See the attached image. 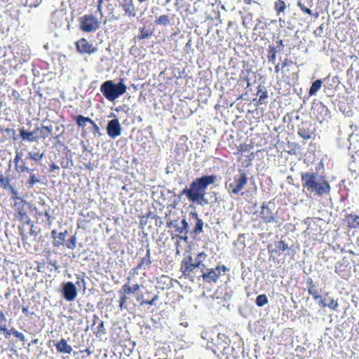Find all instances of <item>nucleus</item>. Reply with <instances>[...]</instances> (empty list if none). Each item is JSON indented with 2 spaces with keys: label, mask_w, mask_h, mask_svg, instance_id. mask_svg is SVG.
Wrapping results in <instances>:
<instances>
[{
  "label": "nucleus",
  "mask_w": 359,
  "mask_h": 359,
  "mask_svg": "<svg viewBox=\"0 0 359 359\" xmlns=\"http://www.w3.org/2000/svg\"><path fill=\"white\" fill-rule=\"evenodd\" d=\"M320 168L301 172L303 190L313 196H327L330 193V185L325 175L320 173Z\"/></svg>",
  "instance_id": "obj_1"
},
{
  "label": "nucleus",
  "mask_w": 359,
  "mask_h": 359,
  "mask_svg": "<svg viewBox=\"0 0 359 359\" xmlns=\"http://www.w3.org/2000/svg\"><path fill=\"white\" fill-rule=\"evenodd\" d=\"M216 180L217 176L215 175H203L198 177L190 184L189 188L186 187L182 191L179 197L185 195L191 201L201 195H205L208 187L214 184Z\"/></svg>",
  "instance_id": "obj_2"
},
{
  "label": "nucleus",
  "mask_w": 359,
  "mask_h": 359,
  "mask_svg": "<svg viewBox=\"0 0 359 359\" xmlns=\"http://www.w3.org/2000/svg\"><path fill=\"white\" fill-rule=\"evenodd\" d=\"M127 90L123 79H120L117 83L111 80L103 82L100 86V92L109 101H114L121 95H123Z\"/></svg>",
  "instance_id": "obj_3"
},
{
  "label": "nucleus",
  "mask_w": 359,
  "mask_h": 359,
  "mask_svg": "<svg viewBox=\"0 0 359 359\" xmlns=\"http://www.w3.org/2000/svg\"><path fill=\"white\" fill-rule=\"evenodd\" d=\"M248 177L245 172L239 170V174L235 175L225 182V189L234 195L238 194L247 184Z\"/></svg>",
  "instance_id": "obj_4"
},
{
  "label": "nucleus",
  "mask_w": 359,
  "mask_h": 359,
  "mask_svg": "<svg viewBox=\"0 0 359 359\" xmlns=\"http://www.w3.org/2000/svg\"><path fill=\"white\" fill-rule=\"evenodd\" d=\"M309 294L312 295L313 298L316 300L319 299L318 304L321 307H328L332 311H337L338 308V303L334 298L330 297L328 293H326L325 297L323 299L322 297L318 294L315 285L309 287L308 289Z\"/></svg>",
  "instance_id": "obj_5"
},
{
  "label": "nucleus",
  "mask_w": 359,
  "mask_h": 359,
  "mask_svg": "<svg viewBox=\"0 0 359 359\" xmlns=\"http://www.w3.org/2000/svg\"><path fill=\"white\" fill-rule=\"evenodd\" d=\"M79 28L84 32H95L100 25V21L93 15H84L79 18Z\"/></svg>",
  "instance_id": "obj_6"
},
{
  "label": "nucleus",
  "mask_w": 359,
  "mask_h": 359,
  "mask_svg": "<svg viewBox=\"0 0 359 359\" xmlns=\"http://www.w3.org/2000/svg\"><path fill=\"white\" fill-rule=\"evenodd\" d=\"M274 204L271 201L264 203L262 205L260 212V218L266 224L269 223H278L277 211H273V206Z\"/></svg>",
  "instance_id": "obj_7"
},
{
  "label": "nucleus",
  "mask_w": 359,
  "mask_h": 359,
  "mask_svg": "<svg viewBox=\"0 0 359 359\" xmlns=\"http://www.w3.org/2000/svg\"><path fill=\"white\" fill-rule=\"evenodd\" d=\"M61 286V292L65 300L72 302L76 298L78 294L77 288L72 282L62 283Z\"/></svg>",
  "instance_id": "obj_8"
},
{
  "label": "nucleus",
  "mask_w": 359,
  "mask_h": 359,
  "mask_svg": "<svg viewBox=\"0 0 359 359\" xmlns=\"http://www.w3.org/2000/svg\"><path fill=\"white\" fill-rule=\"evenodd\" d=\"M107 133L109 137L115 139L122 133V127L118 118L108 121L106 127Z\"/></svg>",
  "instance_id": "obj_9"
},
{
  "label": "nucleus",
  "mask_w": 359,
  "mask_h": 359,
  "mask_svg": "<svg viewBox=\"0 0 359 359\" xmlns=\"http://www.w3.org/2000/svg\"><path fill=\"white\" fill-rule=\"evenodd\" d=\"M201 277L205 283H215L220 276L219 268L208 269L205 267L201 269Z\"/></svg>",
  "instance_id": "obj_10"
},
{
  "label": "nucleus",
  "mask_w": 359,
  "mask_h": 359,
  "mask_svg": "<svg viewBox=\"0 0 359 359\" xmlns=\"http://www.w3.org/2000/svg\"><path fill=\"white\" fill-rule=\"evenodd\" d=\"M76 49L80 53L91 55L97 51V48L90 43L86 39H81L76 43Z\"/></svg>",
  "instance_id": "obj_11"
},
{
  "label": "nucleus",
  "mask_w": 359,
  "mask_h": 359,
  "mask_svg": "<svg viewBox=\"0 0 359 359\" xmlns=\"http://www.w3.org/2000/svg\"><path fill=\"white\" fill-rule=\"evenodd\" d=\"M20 137L22 141H27L29 142H38L40 137L38 135L39 127H36L33 131L28 132L24 127L19 129Z\"/></svg>",
  "instance_id": "obj_12"
},
{
  "label": "nucleus",
  "mask_w": 359,
  "mask_h": 359,
  "mask_svg": "<svg viewBox=\"0 0 359 359\" xmlns=\"http://www.w3.org/2000/svg\"><path fill=\"white\" fill-rule=\"evenodd\" d=\"M119 6L123 8L126 16L129 18L137 16L134 0H120Z\"/></svg>",
  "instance_id": "obj_13"
},
{
  "label": "nucleus",
  "mask_w": 359,
  "mask_h": 359,
  "mask_svg": "<svg viewBox=\"0 0 359 359\" xmlns=\"http://www.w3.org/2000/svg\"><path fill=\"white\" fill-rule=\"evenodd\" d=\"M190 216L196 220L195 226L190 232L191 234L194 235V238H195L203 231L204 222L202 219L199 218L196 212H191Z\"/></svg>",
  "instance_id": "obj_14"
},
{
  "label": "nucleus",
  "mask_w": 359,
  "mask_h": 359,
  "mask_svg": "<svg viewBox=\"0 0 359 359\" xmlns=\"http://www.w3.org/2000/svg\"><path fill=\"white\" fill-rule=\"evenodd\" d=\"M12 138L13 140H18V135L13 128H0V142H4L8 139Z\"/></svg>",
  "instance_id": "obj_15"
},
{
  "label": "nucleus",
  "mask_w": 359,
  "mask_h": 359,
  "mask_svg": "<svg viewBox=\"0 0 359 359\" xmlns=\"http://www.w3.org/2000/svg\"><path fill=\"white\" fill-rule=\"evenodd\" d=\"M16 199L20 201L19 203L15 202L14 204L15 207H16V218H18V219H21L23 217L27 218V214L25 209L24 205L28 204V203L25 200L20 197H16Z\"/></svg>",
  "instance_id": "obj_16"
},
{
  "label": "nucleus",
  "mask_w": 359,
  "mask_h": 359,
  "mask_svg": "<svg viewBox=\"0 0 359 359\" xmlns=\"http://www.w3.org/2000/svg\"><path fill=\"white\" fill-rule=\"evenodd\" d=\"M146 255L144 257L141 259L140 262L138 264V265L136 266L137 270H140L142 269H149L151 265V250L149 248V245L147 244L146 245Z\"/></svg>",
  "instance_id": "obj_17"
},
{
  "label": "nucleus",
  "mask_w": 359,
  "mask_h": 359,
  "mask_svg": "<svg viewBox=\"0 0 359 359\" xmlns=\"http://www.w3.org/2000/svg\"><path fill=\"white\" fill-rule=\"evenodd\" d=\"M56 349L58 352L62 353H71L72 348L70 345L67 343L65 339H62L60 341L55 344Z\"/></svg>",
  "instance_id": "obj_18"
},
{
  "label": "nucleus",
  "mask_w": 359,
  "mask_h": 359,
  "mask_svg": "<svg viewBox=\"0 0 359 359\" xmlns=\"http://www.w3.org/2000/svg\"><path fill=\"white\" fill-rule=\"evenodd\" d=\"M34 169H31L29 173V178L27 183L30 187H33L36 184H43L41 179L38 174L34 172Z\"/></svg>",
  "instance_id": "obj_19"
},
{
  "label": "nucleus",
  "mask_w": 359,
  "mask_h": 359,
  "mask_svg": "<svg viewBox=\"0 0 359 359\" xmlns=\"http://www.w3.org/2000/svg\"><path fill=\"white\" fill-rule=\"evenodd\" d=\"M38 135L39 137H40V139H45L48 137L49 135L53 136V126L51 125H43L41 128L39 127Z\"/></svg>",
  "instance_id": "obj_20"
},
{
  "label": "nucleus",
  "mask_w": 359,
  "mask_h": 359,
  "mask_svg": "<svg viewBox=\"0 0 359 359\" xmlns=\"http://www.w3.org/2000/svg\"><path fill=\"white\" fill-rule=\"evenodd\" d=\"M196 268H198L194 264L184 263L182 264L181 271L182 273L184 275L186 278H190L193 280L192 277L191 276V272L194 271V270Z\"/></svg>",
  "instance_id": "obj_21"
},
{
  "label": "nucleus",
  "mask_w": 359,
  "mask_h": 359,
  "mask_svg": "<svg viewBox=\"0 0 359 359\" xmlns=\"http://www.w3.org/2000/svg\"><path fill=\"white\" fill-rule=\"evenodd\" d=\"M176 231L180 234H188L189 232V224L185 218L181 220V226L177 224Z\"/></svg>",
  "instance_id": "obj_22"
},
{
  "label": "nucleus",
  "mask_w": 359,
  "mask_h": 359,
  "mask_svg": "<svg viewBox=\"0 0 359 359\" xmlns=\"http://www.w3.org/2000/svg\"><path fill=\"white\" fill-rule=\"evenodd\" d=\"M140 285L135 284L133 286L129 285V283L125 284L122 287V291L124 294H137V292L140 290Z\"/></svg>",
  "instance_id": "obj_23"
},
{
  "label": "nucleus",
  "mask_w": 359,
  "mask_h": 359,
  "mask_svg": "<svg viewBox=\"0 0 359 359\" xmlns=\"http://www.w3.org/2000/svg\"><path fill=\"white\" fill-rule=\"evenodd\" d=\"M323 81L321 79H316L314 81L309 90V94L310 96H313L316 94V93L320 89L322 86Z\"/></svg>",
  "instance_id": "obj_24"
},
{
  "label": "nucleus",
  "mask_w": 359,
  "mask_h": 359,
  "mask_svg": "<svg viewBox=\"0 0 359 359\" xmlns=\"http://www.w3.org/2000/svg\"><path fill=\"white\" fill-rule=\"evenodd\" d=\"M346 221L350 227L353 229L359 228V217L358 215H349L346 217Z\"/></svg>",
  "instance_id": "obj_25"
},
{
  "label": "nucleus",
  "mask_w": 359,
  "mask_h": 359,
  "mask_svg": "<svg viewBox=\"0 0 359 359\" xmlns=\"http://www.w3.org/2000/svg\"><path fill=\"white\" fill-rule=\"evenodd\" d=\"M257 88H258V90H257V95L260 94L259 98L258 100V103H259V104L265 103L266 100L269 97L267 90L264 88V87H262L261 85H259Z\"/></svg>",
  "instance_id": "obj_26"
},
{
  "label": "nucleus",
  "mask_w": 359,
  "mask_h": 359,
  "mask_svg": "<svg viewBox=\"0 0 359 359\" xmlns=\"http://www.w3.org/2000/svg\"><path fill=\"white\" fill-rule=\"evenodd\" d=\"M206 257L207 255L204 252H199L195 259L194 263L196 266H197L198 268H201V269L205 268V266L203 262L205 260Z\"/></svg>",
  "instance_id": "obj_27"
},
{
  "label": "nucleus",
  "mask_w": 359,
  "mask_h": 359,
  "mask_svg": "<svg viewBox=\"0 0 359 359\" xmlns=\"http://www.w3.org/2000/svg\"><path fill=\"white\" fill-rule=\"evenodd\" d=\"M76 124L78 125V126L85 127L86 125V123H93V120H92L89 117H85L82 115H79L76 117Z\"/></svg>",
  "instance_id": "obj_28"
},
{
  "label": "nucleus",
  "mask_w": 359,
  "mask_h": 359,
  "mask_svg": "<svg viewBox=\"0 0 359 359\" xmlns=\"http://www.w3.org/2000/svg\"><path fill=\"white\" fill-rule=\"evenodd\" d=\"M155 24L156 25H163V26H165V27L168 26V25L170 24V21L168 15H162L159 16L158 18H157L155 20Z\"/></svg>",
  "instance_id": "obj_29"
},
{
  "label": "nucleus",
  "mask_w": 359,
  "mask_h": 359,
  "mask_svg": "<svg viewBox=\"0 0 359 359\" xmlns=\"http://www.w3.org/2000/svg\"><path fill=\"white\" fill-rule=\"evenodd\" d=\"M274 8L277 13V15H280L281 13H284L286 5L283 0H277L274 4Z\"/></svg>",
  "instance_id": "obj_30"
},
{
  "label": "nucleus",
  "mask_w": 359,
  "mask_h": 359,
  "mask_svg": "<svg viewBox=\"0 0 359 359\" xmlns=\"http://www.w3.org/2000/svg\"><path fill=\"white\" fill-rule=\"evenodd\" d=\"M268 297L265 294H259L257 297L255 304L257 306L262 307L268 304Z\"/></svg>",
  "instance_id": "obj_31"
},
{
  "label": "nucleus",
  "mask_w": 359,
  "mask_h": 359,
  "mask_svg": "<svg viewBox=\"0 0 359 359\" xmlns=\"http://www.w3.org/2000/svg\"><path fill=\"white\" fill-rule=\"evenodd\" d=\"M43 153H39L34 151H31L28 153V158L36 161L39 162L43 158Z\"/></svg>",
  "instance_id": "obj_32"
},
{
  "label": "nucleus",
  "mask_w": 359,
  "mask_h": 359,
  "mask_svg": "<svg viewBox=\"0 0 359 359\" xmlns=\"http://www.w3.org/2000/svg\"><path fill=\"white\" fill-rule=\"evenodd\" d=\"M298 135L304 140H309L311 137V133L309 130L304 127L299 128Z\"/></svg>",
  "instance_id": "obj_33"
},
{
  "label": "nucleus",
  "mask_w": 359,
  "mask_h": 359,
  "mask_svg": "<svg viewBox=\"0 0 359 359\" xmlns=\"http://www.w3.org/2000/svg\"><path fill=\"white\" fill-rule=\"evenodd\" d=\"M191 201L202 206L209 204V201L205 198V195H201Z\"/></svg>",
  "instance_id": "obj_34"
},
{
  "label": "nucleus",
  "mask_w": 359,
  "mask_h": 359,
  "mask_svg": "<svg viewBox=\"0 0 359 359\" xmlns=\"http://www.w3.org/2000/svg\"><path fill=\"white\" fill-rule=\"evenodd\" d=\"M67 231H65L64 232H62V233H60L58 234V236H57V238L59 239L58 241H54L53 242V245L54 246H60V245H62L63 243V242H65V238H66V235L67 234Z\"/></svg>",
  "instance_id": "obj_35"
},
{
  "label": "nucleus",
  "mask_w": 359,
  "mask_h": 359,
  "mask_svg": "<svg viewBox=\"0 0 359 359\" xmlns=\"http://www.w3.org/2000/svg\"><path fill=\"white\" fill-rule=\"evenodd\" d=\"M140 34L137 36L139 39H148L152 35V32L149 29H146L145 27H142L140 29Z\"/></svg>",
  "instance_id": "obj_36"
},
{
  "label": "nucleus",
  "mask_w": 359,
  "mask_h": 359,
  "mask_svg": "<svg viewBox=\"0 0 359 359\" xmlns=\"http://www.w3.org/2000/svg\"><path fill=\"white\" fill-rule=\"evenodd\" d=\"M15 168L18 172L27 173H28L31 170L26 165V163L24 161H21V163L16 165Z\"/></svg>",
  "instance_id": "obj_37"
},
{
  "label": "nucleus",
  "mask_w": 359,
  "mask_h": 359,
  "mask_svg": "<svg viewBox=\"0 0 359 359\" xmlns=\"http://www.w3.org/2000/svg\"><path fill=\"white\" fill-rule=\"evenodd\" d=\"M0 185L3 189H9L10 187H12V185L10 184V179L3 176H1L0 177Z\"/></svg>",
  "instance_id": "obj_38"
},
{
  "label": "nucleus",
  "mask_w": 359,
  "mask_h": 359,
  "mask_svg": "<svg viewBox=\"0 0 359 359\" xmlns=\"http://www.w3.org/2000/svg\"><path fill=\"white\" fill-rule=\"evenodd\" d=\"M65 131L63 126H56L55 130H53V137L57 139L60 136H61Z\"/></svg>",
  "instance_id": "obj_39"
},
{
  "label": "nucleus",
  "mask_w": 359,
  "mask_h": 359,
  "mask_svg": "<svg viewBox=\"0 0 359 359\" xmlns=\"http://www.w3.org/2000/svg\"><path fill=\"white\" fill-rule=\"evenodd\" d=\"M76 235H74L67 242L66 246L67 247V248H69L70 250H74L76 248Z\"/></svg>",
  "instance_id": "obj_40"
},
{
  "label": "nucleus",
  "mask_w": 359,
  "mask_h": 359,
  "mask_svg": "<svg viewBox=\"0 0 359 359\" xmlns=\"http://www.w3.org/2000/svg\"><path fill=\"white\" fill-rule=\"evenodd\" d=\"M297 6L299 7L301 11H302L304 13H307L310 15L313 14V12L311 10L304 6V4L302 2V1H298Z\"/></svg>",
  "instance_id": "obj_41"
},
{
  "label": "nucleus",
  "mask_w": 359,
  "mask_h": 359,
  "mask_svg": "<svg viewBox=\"0 0 359 359\" xmlns=\"http://www.w3.org/2000/svg\"><path fill=\"white\" fill-rule=\"evenodd\" d=\"M158 296L157 294H156L150 300H142L141 302H140V305H144V304H149V305H154L155 304V302L156 300H158Z\"/></svg>",
  "instance_id": "obj_42"
},
{
  "label": "nucleus",
  "mask_w": 359,
  "mask_h": 359,
  "mask_svg": "<svg viewBox=\"0 0 359 359\" xmlns=\"http://www.w3.org/2000/svg\"><path fill=\"white\" fill-rule=\"evenodd\" d=\"M22 152H19V151L16 152L14 160H13V162H14L15 166L18 165V164H20L21 163V161H23L22 159Z\"/></svg>",
  "instance_id": "obj_43"
},
{
  "label": "nucleus",
  "mask_w": 359,
  "mask_h": 359,
  "mask_svg": "<svg viewBox=\"0 0 359 359\" xmlns=\"http://www.w3.org/2000/svg\"><path fill=\"white\" fill-rule=\"evenodd\" d=\"M0 330L5 333V337L6 339L11 337V332L7 329L6 324H0Z\"/></svg>",
  "instance_id": "obj_44"
},
{
  "label": "nucleus",
  "mask_w": 359,
  "mask_h": 359,
  "mask_svg": "<svg viewBox=\"0 0 359 359\" xmlns=\"http://www.w3.org/2000/svg\"><path fill=\"white\" fill-rule=\"evenodd\" d=\"M276 48H274V47H270V55H269V60L271 61V60H274L276 59Z\"/></svg>",
  "instance_id": "obj_45"
},
{
  "label": "nucleus",
  "mask_w": 359,
  "mask_h": 359,
  "mask_svg": "<svg viewBox=\"0 0 359 359\" xmlns=\"http://www.w3.org/2000/svg\"><path fill=\"white\" fill-rule=\"evenodd\" d=\"M13 333L21 341H25V335L22 332H20L13 329Z\"/></svg>",
  "instance_id": "obj_46"
},
{
  "label": "nucleus",
  "mask_w": 359,
  "mask_h": 359,
  "mask_svg": "<svg viewBox=\"0 0 359 359\" xmlns=\"http://www.w3.org/2000/svg\"><path fill=\"white\" fill-rule=\"evenodd\" d=\"M97 330H98V332L102 334H104L107 333V331H106V329H105V327H104V323L103 321H101L100 323V324L98 325L97 326Z\"/></svg>",
  "instance_id": "obj_47"
},
{
  "label": "nucleus",
  "mask_w": 359,
  "mask_h": 359,
  "mask_svg": "<svg viewBox=\"0 0 359 359\" xmlns=\"http://www.w3.org/2000/svg\"><path fill=\"white\" fill-rule=\"evenodd\" d=\"M278 248L281 251H285L288 249V245L284 241H280L278 244Z\"/></svg>",
  "instance_id": "obj_48"
},
{
  "label": "nucleus",
  "mask_w": 359,
  "mask_h": 359,
  "mask_svg": "<svg viewBox=\"0 0 359 359\" xmlns=\"http://www.w3.org/2000/svg\"><path fill=\"white\" fill-rule=\"evenodd\" d=\"M93 126V134L94 135H99L100 136L102 135V133L100 132V128L93 121V123H90Z\"/></svg>",
  "instance_id": "obj_49"
},
{
  "label": "nucleus",
  "mask_w": 359,
  "mask_h": 359,
  "mask_svg": "<svg viewBox=\"0 0 359 359\" xmlns=\"http://www.w3.org/2000/svg\"><path fill=\"white\" fill-rule=\"evenodd\" d=\"M50 170L51 172H54L56 173V175H58L59 170H60V167L58 165H55V163H52L50 165Z\"/></svg>",
  "instance_id": "obj_50"
},
{
  "label": "nucleus",
  "mask_w": 359,
  "mask_h": 359,
  "mask_svg": "<svg viewBox=\"0 0 359 359\" xmlns=\"http://www.w3.org/2000/svg\"><path fill=\"white\" fill-rule=\"evenodd\" d=\"M177 220H170V222H167V227L168 228H172V227H174L176 229L177 226Z\"/></svg>",
  "instance_id": "obj_51"
},
{
  "label": "nucleus",
  "mask_w": 359,
  "mask_h": 359,
  "mask_svg": "<svg viewBox=\"0 0 359 359\" xmlns=\"http://www.w3.org/2000/svg\"><path fill=\"white\" fill-rule=\"evenodd\" d=\"M184 263L194 264L191 255H189L184 258V259L182 262V264Z\"/></svg>",
  "instance_id": "obj_52"
},
{
  "label": "nucleus",
  "mask_w": 359,
  "mask_h": 359,
  "mask_svg": "<svg viewBox=\"0 0 359 359\" xmlns=\"http://www.w3.org/2000/svg\"><path fill=\"white\" fill-rule=\"evenodd\" d=\"M172 0H165V1H163L161 0H157L156 4L162 6H165L168 5Z\"/></svg>",
  "instance_id": "obj_53"
},
{
  "label": "nucleus",
  "mask_w": 359,
  "mask_h": 359,
  "mask_svg": "<svg viewBox=\"0 0 359 359\" xmlns=\"http://www.w3.org/2000/svg\"><path fill=\"white\" fill-rule=\"evenodd\" d=\"M29 234L31 236H36L37 234H38V232L36 231V229H34V224H32V226H31V229L29 231Z\"/></svg>",
  "instance_id": "obj_54"
},
{
  "label": "nucleus",
  "mask_w": 359,
  "mask_h": 359,
  "mask_svg": "<svg viewBox=\"0 0 359 359\" xmlns=\"http://www.w3.org/2000/svg\"><path fill=\"white\" fill-rule=\"evenodd\" d=\"M176 237L179 238L180 240L184 241L186 243H187L189 241L187 234L178 235V236H176Z\"/></svg>",
  "instance_id": "obj_55"
},
{
  "label": "nucleus",
  "mask_w": 359,
  "mask_h": 359,
  "mask_svg": "<svg viewBox=\"0 0 359 359\" xmlns=\"http://www.w3.org/2000/svg\"><path fill=\"white\" fill-rule=\"evenodd\" d=\"M252 13H249L247 15H245L244 18H243V25L245 26H247V20H252Z\"/></svg>",
  "instance_id": "obj_56"
},
{
  "label": "nucleus",
  "mask_w": 359,
  "mask_h": 359,
  "mask_svg": "<svg viewBox=\"0 0 359 359\" xmlns=\"http://www.w3.org/2000/svg\"><path fill=\"white\" fill-rule=\"evenodd\" d=\"M103 2H104V0H99L97 2V11L100 13L101 15H102V4Z\"/></svg>",
  "instance_id": "obj_57"
},
{
  "label": "nucleus",
  "mask_w": 359,
  "mask_h": 359,
  "mask_svg": "<svg viewBox=\"0 0 359 359\" xmlns=\"http://www.w3.org/2000/svg\"><path fill=\"white\" fill-rule=\"evenodd\" d=\"M11 191L12 195L13 196V198L16 199V197H18V191L12 186L9 189Z\"/></svg>",
  "instance_id": "obj_58"
},
{
  "label": "nucleus",
  "mask_w": 359,
  "mask_h": 359,
  "mask_svg": "<svg viewBox=\"0 0 359 359\" xmlns=\"http://www.w3.org/2000/svg\"><path fill=\"white\" fill-rule=\"evenodd\" d=\"M20 220L23 221L27 224H29L30 226H32V224H33L32 221L31 220V219L29 218V217L28 215H27V218L23 217Z\"/></svg>",
  "instance_id": "obj_59"
},
{
  "label": "nucleus",
  "mask_w": 359,
  "mask_h": 359,
  "mask_svg": "<svg viewBox=\"0 0 359 359\" xmlns=\"http://www.w3.org/2000/svg\"><path fill=\"white\" fill-rule=\"evenodd\" d=\"M216 268H219V271L220 272V273H222V271L225 272L228 271V269L224 265L217 266Z\"/></svg>",
  "instance_id": "obj_60"
},
{
  "label": "nucleus",
  "mask_w": 359,
  "mask_h": 359,
  "mask_svg": "<svg viewBox=\"0 0 359 359\" xmlns=\"http://www.w3.org/2000/svg\"><path fill=\"white\" fill-rule=\"evenodd\" d=\"M126 294H124L123 295H121V298H120V302L122 303V304H125L126 300L128 299L127 297L126 296Z\"/></svg>",
  "instance_id": "obj_61"
},
{
  "label": "nucleus",
  "mask_w": 359,
  "mask_h": 359,
  "mask_svg": "<svg viewBox=\"0 0 359 359\" xmlns=\"http://www.w3.org/2000/svg\"><path fill=\"white\" fill-rule=\"evenodd\" d=\"M76 283L79 285H83V288L85 289L86 288V281L83 278H81V281L78 280L76 282Z\"/></svg>",
  "instance_id": "obj_62"
},
{
  "label": "nucleus",
  "mask_w": 359,
  "mask_h": 359,
  "mask_svg": "<svg viewBox=\"0 0 359 359\" xmlns=\"http://www.w3.org/2000/svg\"><path fill=\"white\" fill-rule=\"evenodd\" d=\"M0 319L2 320V321H4L6 322V318L4 313L3 311H0Z\"/></svg>",
  "instance_id": "obj_63"
},
{
  "label": "nucleus",
  "mask_w": 359,
  "mask_h": 359,
  "mask_svg": "<svg viewBox=\"0 0 359 359\" xmlns=\"http://www.w3.org/2000/svg\"><path fill=\"white\" fill-rule=\"evenodd\" d=\"M22 313L25 315L28 316L29 315V309H28V307H23L22 308Z\"/></svg>",
  "instance_id": "obj_64"
}]
</instances>
